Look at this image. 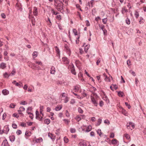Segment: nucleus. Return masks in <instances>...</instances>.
I'll use <instances>...</instances> for the list:
<instances>
[{
	"mask_svg": "<svg viewBox=\"0 0 146 146\" xmlns=\"http://www.w3.org/2000/svg\"><path fill=\"white\" fill-rule=\"evenodd\" d=\"M74 89L76 91H78L79 90V87L77 86H74Z\"/></svg>",
	"mask_w": 146,
	"mask_h": 146,
	"instance_id": "42",
	"label": "nucleus"
},
{
	"mask_svg": "<svg viewBox=\"0 0 146 146\" xmlns=\"http://www.w3.org/2000/svg\"><path fill=\"white\" fill-rule=\"evenodd\" d=\"M16 6L18 7V10H19L20 11H22V8L21 5H20L19 3H17L16 4Z\"/></svg>",
	"mask_w": 146,
	"mask_h": 146,
	"instance_id": "22",
	"label": "nucleus"
},
{
	"mask_svg": "<svg viewBox=\"0 0 146 146\" xmlns=\"http://www.w3.org/2000/svg\"><path fill=\"white\" fill-rule=\"evenodd\" d=\"M134 15L136 18H137L139 16V14L137 11H135V12Z\"/></svg>",
	"mask_w": 146,
	"mask_h": 146,
	"instance_id": "36",
	"label": "nucleus"
},
{
	"mask_svg": "<svg viewBox=\"0 0 146 146\" xmlns=\"http://www.w3.org/2000/svg\"><path fill=\"white\" fill-rule=\"evenodd\" d=\"M35 113L36 115V119H37L38 118V116L39 115V113L38 111L37 110H36V111Z\"/></svg>",
	"mask_w": 146,
	"mask_h": 146,
	"instance_id": "52",
	"label": "nucleus"
},
{
	"mask_svg": "<svg viewBox=\"0 0 146 146\" xmlns=\"http://www.w3.org/2000/svg\"><path fill=\"white\" fill-rule=\"evenodd\" d=\"M129 73L132 74L134 76H135V74L134 72L131 70H130L129 71Z\"/></svg>",
	"mask_w": 146,
	"mask_h": 146,
	"instance_id": "54",
	"label": "nucleus"
},
{
	"mask_svg": "<svg viewBox=\"0 0 146 146\" xmlns=\"http://www.w3.org/2000/svg\"><path fill=\"white\" fill-rule=\"evenodd\" d=\"M75 119L78 121H80L81 119V118L80 115L76 116Z\"/></svg>",
	"mask_w": 146,
	"mask_h": 146,
	"instance_id": "28",
	"label": "nucleus"
},
{
	"mask_svg": "<svg viewBox=\"0 0 146 146\" xmlns=\"http://www.w3.org/2000/svg\"><path fill=\"white\" fill-rule=\"evenodd\" d=\"M102 121V119L100 118H99L98 121L97 122L96 124V126H99L100 124L101 123Z\"/></svg>",
	"mask_w": 146,
	"mask_h": 146,
	"instance_id": "19",
	"label": "nucleus"
},
{
	"mask_svg": "<svg viewBox=\"0 0 146 146\" xmlns=\"http://www.w3.org/2000/svg\"><path fill=\"white\" fill-rule=\"evenodd\" d=\"M117 140L115 139H113L111 143L112 144H115L117 143Z\"/></svg>",
	"mask_w": 146,
	"mask_h": 146,
	"instance_id": "34",
	"label": "nucleus"
},
{
	"mask_svg": "<svg viewBox=\"0 0 146 146\" xmlns=\"http://www.w3.org/2000/svg\"><path fill=\"white\" fill-rule=\"evenodd\" d=\"M122 112V113L125 115H127V113L125 110L122 108H120Z\"/></svg>",
	"mask_w": 146,
	"mask_h": 146,
	"instance_id": "15",
	"label": "nucleus"
},
{
	"mask_svg": "<svg viewBox=\"0 0 146 146\" xmlns=\"http://www.w3.org/2000/svg\"><path fill=\"white\" fill-rule=\"evenodd\" d=\"M21 133H22V132L21 130H17V131H16V133L18 135H20L21 134Z\"/></svg>",
	"mask_w": 146,
	"mask_h": 146,
	"instance_id": "53",
	"label": "nucleus"
},
{
	"mask_svg": "<svg viewBox=\"0 0 146 146\" xmlns=\"http://www.w3.org/2000/svg\"><path fill=\"white\" fill-rule=\"evenodd\" d=\"M73 32L74 33V35H77V31L76 30V29H73Z\"/></svg>",
	"mask_w": 146,
	"mask_h": 146,
	"instance_id": "55",
	"label": "nucleus"
},
{
	"mask_svg": "<svg viewBox=\"0 0 146 146\" xmlns=\"http://www.w3.org/2000/svg\"><path fill=\"white\" fill-rule=\"evenodd\" d=\"M62 108V106H57L55 108V109L56 111H58L60 110Z\"/></svg>",
	"mask_w": 146,
	"mask_h": 146,
	"instance_id": "30",
	"label": "nucleus"
},
{
	"mask_svg": "<svg viewBox=\"0 0 146 146\" xmlns=\"http://www.w3.org/2000/svg\"><path fill=\"white\" fill-rule=\"evenodd\" d=\"M50 120L49 119H46L44 120V123L47 125H48L50 123Z\"/></svg>",
	"mask_w": 146,
	"mask_h": 146,
	"instance_id": "25",
	"label": "nucleus"
},
{
	"mask_svg": "<svg viewBox=\"0 0 146 146\" xmlns=\"http://www.w3.org/2000/svg\"><path fill=\"white\" fill-rule=\"evenodd\" d=\"M47 19H48V20L47 21V22H48V21L49 22L50 24H49V25H50V26H51V25H52V23L51 22V21L50 20V19L48 17V18Z\"/></svg>",
	"mask_w": 146,
	"mask_h": 146,
	"instance_id": "59",
	"label": "nucleus"
},
{
	"mask_svg": "<svg viewBox=\"0 0 146 146\" xmlns=\"http://www.w3.org/2000/svg\"><path fill=\"white\" fill-rule=\"evenodd\" d=\"M69 67L70 68L71 73L74 75L76 74V72L75 71L74 66L72 63L69 65Z\"/></svg>",
	"mask_w": 146,
	"mask_h": 146,
	"instance_id": "2",
	"label": "nucleus"
},
{
	"mask_svg": "<svg viewBox=\"0 0 146 146\" xmlns=\"http://www.w3.org/2000/svg\"><path fill=\"white\" fill-rule=\"evenodd\" d=\"M2 145L3 146H10L8 144L7 140L5 139L3 141Z\"/></svg>",
	"mask_w": 146,
	"mask_h": 146,
	"instance_id": "9",
	"label": "nucleus"
},
{
	"mask_svg": "<svg viewBox=\"0 0 146 146\" xmlns=\"http://www.w3.org/2000/svg\"><path fill=\"white\" fill-rule=\"evenodd\" d=\"M33 66L35 68V69H36L38 70L41 69V68H40L39 66H36L35 64H33Z\"/></svg>",
	"mask_w": 146,
	"mask_h": 146,
	"instance_id": "39",
	"label": "nucleus"
},
{
	"mask_svg": "<svg viewBox=\"0 0 146 146\" xmlns=\"http://www.w3.org/2000/svg\"><path fill=\"white\" fill-rule=\"evenodd\" d=\"M56 18L57 19H58L59 20H60L61 19V16L60 15H57L56 17Z\"/></svg>",
	"mask_w": 146,
	"mask_h": 146,
	"instance_id": "64",
	"label": "nucleus"
},
{
	"mask_svg": "<svg viewBox=\"0 0 146 146\" xmlns=\"http://www.w3.org/2000/svg\"><path fill=\"white\" fill-rule=\"evenodd\" d=\"M66 51L68 54L69 56H70L71 53V51L70 49L69 48L68 49L66 50Z\"/></svg>",
	"mask_w": 146,
	"mask_h": 146,
	"instance_id": "48",
	"label": "nucleus"
},
{
	"mask_svg": "<svg viewBox=\"0 0 146 146\" xmlns=\"http://www.w3.org/2000/svg\"><path fill=\"white\" fill-rule=\"evenodd\" d=\"M91 101L92 103L96 106H98V103L96 99L92 96H90Z\"/></svg>",
	"mask_w": 146,
	"mask_h": 146,
	"instance_id": "3",
	"label": "nucleus"
},
{
	"mask_svg": "<svg viewBox=\"0 0 146 146\" xmlns=\"http://www.w3.org/2000/svg\"><path fill=\"white\" fill-rule=\"evenodd\" d=\"M78 146H86V142L83 140L80 141L78 143Z\"/></svg>",
	"mask_w": 146,
	"mask_h": 146,
	"instance_id": "7",
	"label": "nucleus"
},
{
	"mask_svg": "<svg viewBox=\"0 0 146 146\" xmlns=\"http://www.w3.org/2000/svg\"><path fill=\"white\" fill-rule=\"evenodd\" d=\"M48 136L49 137H50L51 139H53V135L52 134L48 133Z\"/></svg>",
	"mask_w": 146,
	"mask_h": 146,
	"instance_id": "63",
	"label": "nucleus"
},
{
	"mask_svg": "<svg viewBox=\"0 0 146 146\" xmlns=\"http://www.w3.org/2000/svg\"><path fill=\"white\" fill-rule=\"evenodd\" d=\"M128 12V10L126 9L125 7H124L122 8L121 12L123 14L124 13Z\"/></svg>",
	"mask_w": 146,
	"mask_h": 146,
	"instance_id": "17",
	"label": "nucleus"
},
{
	"mask_svg": "<svg viewBox=\"0 0 146 146\" xmlns=\"http://www.w3.org/2000/svg\"><path fill=\"white\" fill-rule=\"evenodd\" d=\"M6 67V64L5 63H1L0 65V68L2 69H4Z\"/></svg>",
	"mask_w": 146,
	"mask_h": 146,
	"instance_id": "11",
	"label": "nucleus"
},
{
	"mask_svg": "<svg viewBox=\"0 0 146 146\" xmlns=\"http://www.w3.org/2000/svg\"><path fill=\"white\" fill-rule=\"evenodd\" d=\"M78 112L80 113H82L83 112V110L80 107H78Z\"/></svg>",
	"mask_w": 146,
	"mask_h": 146,
	"instance_id": "32",
	"label": "nucleus"
},
{
	"mask_svg": "<svg viewBox=\"0 0 146 146\" xmlns=\"http://www.w3.org/2000/svg\"><path fill=\"white\" fill-rule=\"evenodd\" d=\"M125 104L126 106H127V107L129 109H130L131 108V107L130 105L129 104H128V103L127 102H125Z\"/></svg>",
	"mask_w": 146,
	"mask_h": 146,
	"instance_id": "44",
	"label": "nucleus"
},
{
	"mask_svg": "<svg viewBox=\"0 0 146 146\" xmlns=\"http://www.w3.org/2000/svg\"><path fill=\"white\" fill-rule=\"evenodd\" d=\"M68 98L67 97H66L64 100V102L66 103L68 101Z\"/></svg>",
	"mask_w": 146,
	"mask_h": 146,
	"instance_id": "60",
	"label": "nucleus"
},
{
	"mask_svg": "<svg viewBox=\"0 0 146 146\" xmlns=\"http://www.w3.org/2000/svg\"><path fill=\"white\" fill-rule=\"evenodd\" d=\"M92 129V126L91 125H89L87 127L86 130L84 131L86 132H88L91 130Z\"/></svg>",
	"mask_w": 146,
	"mask_h": 146,
	"instance_id": "16",
	"label": "nucleus"
},
{
	"mask_svg": "<svg viewBox=\"0 0 146 146\" xmlns=\"http://www.w3.org/2000/svg\"><path fill=\"white\" fill-rule=\"evenodd\" d=\"M20 104H21L24 105H27V103L25 101H23L21 102L20 103Z\"/></svg>",
	"mask_w": 146,
	"mask_h": 146,
	"instance_id": "49",
	"label": "nucleus"
},
{
	"mask_svg": "<svg viewBox=\"0 0 146 146\" xmlns=\"http://www.w3.org/2000/svg\"><path fill=\"white\" fill-rule=\"evenodd\" d=\"M12 127L14 129H16L17 128V125L15 123H13L12 124Z\"/></svg>",
	"mask_w": 146,
	"mask_h": 146,
	"instance_id": "46",
	"label": "nucleus"
},
{
	"mask_svg": "<svg viewBox=\"0 0 146 146\" xmlns=\"http://www.w3.org/2000/svg\"><path fill=\"white\" fill-rule=\"evenodd\" d=\"M16 72L14 68L13 69L12 72L10 74V76L11 75H14L15 74Z\"/></svg>",
	"mask_w": 146,
	"mask_h": 146,
	"instance_id": "37",
	"label": "nucleus"
},
{
	"mask_svg": "<svg viewBox=\"0 0 146 146\" xmlns=\"http://www.w3.org/2000/svg\"><path fill=\"white\" fill-rule=\"evenodd\" d=\"M99 105L101 107H102L104 105V102L102 101L101 100L100 102Z\"/></svg>",
	"mask_w": 146,
	"mask_h": 146,
	"instance_id": "56",
	"label": "nucleus"
},
{
	"mask_svg": "<svg viewBox=\"0 0 146 146\" xmlns=\"http://www.w3.org/2000/svg\"><path fill=\"white\" fill-rule=\"evenodd\" d=\"M64 62L66 64H69V62L68 59L66 58H64Z\"/></svg>",
	"mask_w": 146,
	"mask_h": 146,
	"instance_id": "38",
	"label": "nucleus"
},
{
	"mask_svg": "<svg viewBox=\"0 0 146 146\" xmlns=\"http://www.w3.org/2000/svg\"><path fill=\"white\" fill-rule=\"evenodd\" d=\"M55 69L53 66H52L51 68L50 73L52 74H54L55 72Z\"/></svg>",
	"mask_w": 146,
	"mask_h": 146,
	"instance_id": "12",
	"label": "nucleus"
},
{
	"mask_svg": "<svg viewBox=\"0 0 146 146\" xmlns=\"http://www.w3.org/2000/svg\"><path fill=\"white\" fill-rule=\"evenodd\" d=\"M97 133L100 135L101 136V134H102V133L101 132V130L100 129H98L97 131Z\"/></svg>",
	"mask_w": 146,
	"mask_h": 146,
	"instance_id": "43",
	"label": "nucleus"
},
{
	"mask_svg": "<svg viewBox=\"0 0 146 146\" xmlns=\"http://www.w3.org/2000/svg\"><path fill=\"white\" fill-rule=\"evenodd\" d=\"M104 123H105L108 124V125H109L110 124V122L109 120L107 119H106L104 120Z\"/></svg>",
	"mask_w": 146,
	"mask_h": 146,
	"instance_id": "51",
	"label": "nucleus"
},
{
	"mask_svg": "<svg viewBox=\"0 0 146 146\" xmlns=\"http://www.w3.org/2000/svg\"><path fill=\"white\" fill-rule=\"evenodd\" d=\"M3 130L4 131V133L7 134L9 130V129L8 126V125L5 126L4 127Z\"/></svg>",
	"mask_w": 146,
	"mask_h": 146,
	"instance_id": "4",
	"label": "nucleus"
},
{
	"mask_svg": "<svg viewBox=\"0 0 146 146\" xmlns=\"http://www.w3.org/2000/svg\"><path fill=\"white\" fill-rule=\"evenodd\" d=\"M144 21V20L143 19V18L141 17L140 19V21H139V23L140 24H141L143 23Z\"/></svg>",
	"mask_w": 146,
	"mask_h": 146,
	"instance_id": "47",
	"label": "nucleus"
},
{
	"mask_svg": "<svg viewBox=\"0 0 146 146\" xmlns=\"http://www.w3.org/2000/svg\"><path fill=\"white\" fill-rule=\"evenodd\" d=\"M15 85L17 86H18L19 88L23 87L22 83L21 82H19L16 83L15 84Z\"/></svg>",
	"mask_w": 146,
	"mask_h": 146,
	"instance_id": "10",
	"label": "nucleus"
},
{
	"mask_svg": "<svg viewBox=\"0 0 146 146\" xmlns=\"http://www.w3.org/2000/svg\"><path fill=\"white\" fill-rule=\"evenodd\" d=\"M125 21L126 23L127 24L129 25L130 24V21L129 19V18H127L125 20Z\"/></svg>",
	"mask_w": 146,
	"mask_h": 146,
	"instance_id": "40",
	"label": "nucleus"
},
{
	"mask_svg": "<svg viewBox=\"0 0 146 146\" xmlns=\"http://www.w3.org/2000/svg\"><path fill=\"white\" fill-rule=\"evenodd\" d=\"M32 55L34 58H35L37 56V52L36 51H34Z\"/></svg>",
	"mask_w": 146,
	"mask_h": 146,
	"instance_id": "29",
	"label": "nucleus"
},
{
	"mask_svg": "<svg viewBox=\"0 0 146 146\" xmlns=\"http://www.w3.org/2000/svg\"><path fill=\"white\" fill-rule=\"evenodd\" d=\"M3 76L4 78H8L10 75V74H8L7 72H6L3 74Z\"/></svg>",
	"mask_w": 146,
	"mask_h": 146,
	"instance_id": "27",
	"label": "nucleus"
},
{
	"mask_svg": "<svg viewBox=\"0 0 146 146\" xmlns=\"http://www.w3.org/2000/svg\"><path fill=\"white\" fill-rule=\"evenodd\" d=\"M16 105L13 103L11 104L9 106V107L11 108H15Z\"/></svg>",
	"mask_w": 146,
	"mask_h": 146,
	"instance_id": "35",
	"label": "nucleus"
},
{
	"mask_svg": "<svg viewBox=\"0 0 146 146\" xmlns=\"http://www.w3.org/2000/svg\"><path fill=\"white\" fill-rule=\"evenodd\" d=\"M31 22L32 24L33 25H35V19L33 16H32V18H31Z\"/></svg>",
	"mask_w": 146,
	"mask_h": 146,
	"instance_id": "26",
	"label": "nucleus"
},
{
	"mask_svg": "<svg viewBox=\"0 0 146 146\" xmlns=\"http://www.w3.org/2000/svg\"><path fill=\"white\" fill-rule=\"evenodd\" d=\"M55 3V5L56 6L57 10L61 12H62V11H63V3L61 1H59V3L56 2V1L54 0Z\"/></svg>",
	"mask_w": 146,
	"mask_h": 146,
	"instance_id": "1",
	"label": "nucleus"
},
{
	"mask_svg": "<svg viewBox=\"0 0 146 146\" xmlns=\"http://www.w3.org/2000/svg\"><path fill=\"white\" fill-rule=\"evenodd\" d=\"M52 12L53 14L55 15H56L58 13L55 12L53 9L52 10Z\"/></svg>",
	"mask_w": 146,
	"mask_h": 146,
	"instance_id": "58",
	"label": "nucleus"
},
{
	"mask_svg": "<svg viewBox=\"0 0 146 146\" xmlns=\"http://www.w3.org/2000/svg\"><path fill=\"white\" fill-rule=\"evenodd\" d=\"M25 109L23 106H21L20 107L19 109L18 110V113L22 115H23V114L22 113V112L25 111Z\"/></svg>",
	"mask_w": 146,
	"mask_h": 146,
	"instance_id": "5",
	"label": "nucleus"
},
{
	"mask_svg": "<svg viewBox=\"0 0 146 146\" xmlns=\"http://www.w3.org/2000/svg\"><path fill=\"white\" fill-rule=\"evenodd\" d=\"M31 133L27 131H26L25 133V135L27 136H29L31 135Z\"/></svg>",
	"mask_w": 146,
	"mask_h": 146,
	"instance_id": "33",
	"label": "nucleus"
},
{
	"mask_svg": "<svg viewBox=\"0 0 146 146\" xmlns=\"http://www.w3.org/2000/svg\"><path fill=\"white\" fill-rule=\"evenodd\" d=\"M43 141V139L42 138L40 137L36 139L35 140L36 143H40Z\"/></svg>",
	"mask_w": 146,
	"mask_h": 146,
	"instance_id": "18",
	"label": "nucleus"
},
{
	"mask_svg": "<svg viewBox=\"0 0 146 146\" xmlns=\"http://www.w3.org/2000/svg\"><path fill=\"white\" fill-rule=\"evenodd\" d=\"M124 93L122 92L119 91L118 93V95L119 97H123L124 96Z\"/></svg>",
	"mask_w": 146,
	"mask_h": 146,
	"instance_id": "21",
	"label": "nucleus"
},
{
	"mask_svg": "<svg viewBox=\"0 0 146 146\" xmlns=\"http://www.w3.org/2000/svg\"><path fill=\"white\" fill-rule=\"evenodd\" d=\"M9 140L11 142H13L15 141V137L14 135H12L9 137Z\"/></svg>",
	"mask_w": 146,
	"mask_h": 146,
	"instance_id": "14",
	"label": "nucleus"
},
{
	"mask_svg": "<svg viewBox=\"0 0 146 146\" xmlns=\"http://www.w3.org/2000/svg\"><path fill=\"white\" fill-rule=\"evenodd\" d=\"M66 116L68 117H69L70 116V114L67 110L66 111Z\"/></svg>",
	"mask_w": 146,
	"mask_h": 146,
	"instance_id": "57",
	"label": "nucleus"
},
{
	"mask_svg": "<svg viewBox=\"0 0 146 146\" xmlns=\"http://www.w3.org/2000/svg\"><path fill=\"white\" fill-rule=\"evenodd\" d=\"M124 136L127 139L129 140L130 139V135L127 133H125L124 135Z\"/></svg>",
	"mask_w": 146,
	"mask_h": 146,
	"instance_id": "31",
	"label": "nucleus"
},
{
	"mask_svg": "<svg viewBox=\"0 0 146 146\" xmlns=\"http://www.w3.org/2000/svg\"><path fill=\"white\" fill-rule=\"evenodd\" d=\"M102 22L104 24H106L107 23V18H104L102 20Z\"/></svg>",
	"mask_w": 146,
	"mask_h": 146,
	"instance_id": "45",
	"label": "nucleus"
},
{
	"mask_svg": "<svg viewBox=\"0 0 146 146\" xmlns=\"http://www.w3.org/2000/svg\"><path fill=\"white\" fill-rule=\"evenodd\" d=\"M27 112L28 114L29 115V117L31 119H33L34 117V115L33 113H31L30 112H29L28 111H27Z\"/></svg>",
	"mask_w": 146,
	"mask_h": 146,
	"instance_id": "24",
	"label": "nucleus"
},
{
	"mask_svg": "<svg viewBox=\"0 0 146 146\" xmlns=\"http://www.w3.org/2000/svg\"><path fill=\"white\" fill-rule=\"evenodd\" d=\"M90 46L89 44H88L86 45L84 48V50L86 53L87 52H88V50L89 49V47Z\"/></svg>",
	"mask_w": 146,
	"mask_h": 146,
	"instance_id": "23",
	"label": "nucleus"
},
{
	"mask_svg": "<svg viewBox=\"0 0 146 146\" xmlns=\"http://www.w3.org/2000/svg\"><path fill=\"white\" fill-rule=\"evenodd\" d=\"M129 125H130V126H131V130H132L135 128V126L134 123L131 122H129Z\"/></svg>",
	"mask_w": 146,
	"mask_h": 146,
	"instance_id": "20",
	"label": "nucleus"
},
{
	"mask_svg": "<svg viewBox=\"0 0 146 146\" xmlns=\"http://www.w3.org/2000/svg\"><path fill=\"white\" fill-rule=\"evenodd\" d=\"M35 63L38 65H39L41 66H42V63L41 61H36Z\"/></svg>",
	"mask_w": 146,
	"mask_h": 146,
	"instance_id": "50",
	"label": "nucleus"
},
{
	"mask_svg": "<svg viewBox=\"0 0 146 146\" xmlns=\"http://www.w3.org/2000/svg\"><path fill=\"white\" fill-rule=\"evenodd\" d=\"M64 141L66 143H67L69 141L68 139V138H66V137H64Z\"/></svg>",
	"mask_w": 146,
	"mask_h": 146,
	"instance_id": "62",
	"label": "nucleus"
},
{
	"mask_svg": "<svg viewBox=\"0 0 146 146\" xmlns=\"http://www.w3.org/2000/svg\"><path fill=\"white\" fill-rule=\"evenodd\" d=\"M2 93L4 95H7L9 93V91L6 89H4L2 90Z\"/></svg>",
	"mask_w": 146,
	"mask_h": 146,
	"instance_id": "13",
	"label": "nucleus"
},
{
	"mask_svg": "<svg viewBox=\"0 0 146 146\" xmlns=\"http://www.w3.org/2000/svg\"><path fill=\"white\" fill-rule=\"evenodd\" d=\"M70 131L71 133H75L76 132V129L74 128H71L70 129Z\"/></svg>",
	"mask_w": 146,
	"mask_h": 146,
	"instance_id": "41",
	"label": "nucleus"
},
{
	"mask_svg": "<svg viewBox=\"0 0 146 146\" xmlns=\"http://www.w3.org/2000/svg\"><path fill=\"white\" fill-rule=\"evenodd\" d=\"M33 14L35 16L38 15V12L37 9L36 7H34L33 9Z\"/></svg>",
	"mask_w": 146,
	"mask_h": 146,
	"instance_id": "8",
	"label": "nucleus"
},
{
	"mask_svg": "<svg viewBox=\"0 0 146 146\" xmlns=\"http://www.w3.org/2000/svg\"><path fill=\"white\" fill-rule=\"evenodd\" d=\"M54 48H55V50L56 51V55L59 58H60V51L59 49L58 48V47L57 46H55L54 47Z\"/></svg>",
	"mask_w": 146,
	"mask_h": 146,
	"instance_id": "6",
	"label": "nucleus"
},
{
	"mask_svg": "<svg viewBox=\"0 0 146 146\" xmlns=\"http://www.w3.org/2000/svg\"><path fill=\"white\" fill-rule=\"evenodd\" d=\"M7 115L5 113H4L3 115V117L2 119L3 120H4L5 119V118L6 117Z\"/></svg>",
	"mask_w": 146,
	"mask_h": 146,
	"instance_id": "61",
	"label": "nucleus"
}]
</instances>
